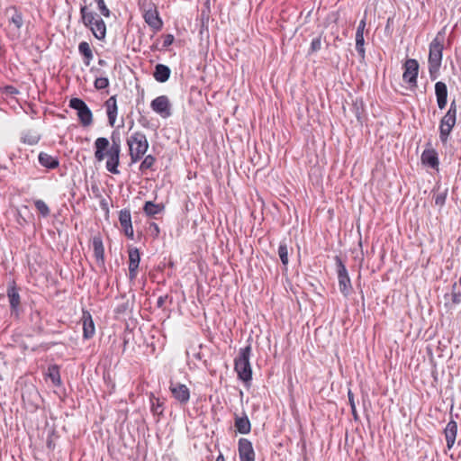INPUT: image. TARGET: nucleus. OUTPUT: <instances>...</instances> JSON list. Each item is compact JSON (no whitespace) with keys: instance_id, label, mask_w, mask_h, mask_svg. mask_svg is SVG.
Here are the masks:
<instances>
[{"instance_id":"f257e3e1","label":"nucleus","mask_w":461,"mask_h":461,"mask_svg":"<svg viewBox=\"0 0 461 461\" xmlns=\"http://www.w3.org/2000/svg\"><path fill=\"white\" fill-rule=\"evenodd\" d=\"M95 158L97 161L101 162L107 157L106 168L113 174H118L117 169L120 161L121 145L119 142L113 140V144L110 146L108 139L104 137L97 138L95 141Z\"/></svg>"},{"instance_id":"f03ea898","label":"nucleus","mask_w":461,"mask_h":461,"mask_svg":"<svg viewBox=\"0 0 461 461\" xmlns=\"http://www.w3.org/2000/svg\"><path fill=\"white\" fill-rule=\"evenodd\" d=\"M80 14L84 25L90 29L93 35L97 40H104L106 36V25L103 19L86 6L80 8Z\"/></svg>"},{"instance_id":"7ed1b4c3","label":"nucleus","mask_w":461,"mask_h":461,"mask_svg":"<svg viewBox=\"0 0 461 461\" xmlns=\"http://www.w3.org/2000/svg\"><path fill=\"white\" fill-rule=\"evenodd\" d=\"M127 145L131 163L139 161L149 149V142L144 133L136 131L127 139Z\"/></svg>"},{"instance_id":"20e7f679","label":"nucleus","mask_w":461,"mask_h":461,"mask_svg":"<svg viewBox=\"0 0 461 461\" xmlns=\"http://www.w3.org/2000/svg\"><path fill=\"white\" fill-rule=\"evenodd\" d=\"M251 354V347L247 346L239 351V355L235 359V371L238 376L244 383L250 382L252 378V369L249 362Z\"/></svg>"},{"instance_id":"39448f33","label":"nucleus","mask_w":461,"mask_h":461,"mask_svg":"<svg viewBox=\"0 0 461 461\" xmlns=\"http://www.w3.org/2000/svg\"><path fill=\"white\" fill-rule=\"evenodd\" d=\"M442 50H443V42L439 39V36H437L429 45V73L432 75L436 73L442 60Z\"/></svg>"},{"instance_id":"423d86ee","label":"nucleus","mask_w":461,"mask_h":461,"mask_svg":"<svg viewBox=\"0 0 461 461\" xmlns=\"http://www.w3.org/2000/svg\"><path fill=\"white\" fill-rule=\"evenodd\" d=\"M456 107L455 102H452L447 113L441 119L439 131H440V140L443 142H446L449 133L451 132L453 127L456 124Z\"/></svg>"},{"instance_id":"0eeeda50","label":"nucleus","mask_w":461,"mask_h":461,"mask_svg":"<svg viewBox=\"0 0 461 461\" xmlns=\"http://www.w3.org/2000/svg\"><path fill=\"white\" fill-rule=\"evenodd\" d=\"M69 106L77 113L78 119L84 126H89L93 122V114L86 103L79 98H72Z\"/></svg>"},{"instance_id":"6e6552de","label":"nucleus","mask_w":461,"mask_h":461,"mask_svg":"<svg viewBox=\"0 0 461 461\" xmlns=\"http://www.w3.org/2000/svg\"><path fill=\"white\" fill-rule=\"evenodd\" d=\"M143 18L149 26L155 32L162 28L163 23L158 15L156 6L149 3L148 8L144 9Z\"/></svg>"},{"instance_id":"1a4fd4ad","label":"nucleus","mask_w":461,"mask_h":461,"mask_svg":"<svg viewBox=\"0 0 461 461\" xmlns=\"http://www.w3.org/2000/svg\"><path fill=\"white\" fill-rule=\"evenodd\" d=\"M404 72L402 78L404 82L411 85V86H417V77L419 72V64L416 59H409L404 63Z\"/></svg>"},{"instance_id":"9d476101","label":"nucleus","mask_w":461,"mask_h":461,"mask_svg":"<svg viewBox=\"0 0 461 461\" xmlns=\"http://www.w3.org/2000/svg\"><path fill=\"white\" fill-rule=\"evenodd\" d=\"M338 279L339 291L344 294V296H348L351 293L352 286L348 271L341 261H339L338 264Z\"/></svg>"},{"instance_id":"9b49d317","label":"nucleus","mask_w":461,"mask_h":461,"mask_svg":"<svg viewBox=\"0 0 461 461\" xmlns=\"http://www.w3.org/2000/svg\"><path fill=\"white\" fill-rule=\"evenodd\" d=\"M151 109L160 114L163 118L170 116V103L166 95H160L155 98L150 104Z\"/></svg>"},{"instance_id":"f8f14e48","label":"nucleus","mask_w":461,"mask_h":461,"mask_svg":"<svg viewBox=\"0 0 461 461\" xmlns=\"http://www.w3.org/2000/svg\"><path fill=\"white\" fill-rule=\"evenodd\" d=\"M170 392L180 403H186L190 398V391L185 384L175 383L170 384Z\"/></svg>"},{"instance_id":"ddd939ff","label":"nucleus","mask_w":461,"mask_h":461,"mask_svg":"<svg viewBox=\"0 0 461 461\" xmlns=\"http://www.w3.org/2000/svg\"><path fill=\"white\" fill-rule=\"evenodd\" d=\"M239 456L240 461H255V452L249 439L240 438L239 440Z\"/></svg>"},{"instance_id":"4468645a","label":"nucleus","mask_w":461,"mask_h":461,"mask_svg":"<svg viewBox=\"0 0 461 461\" xmlns=\"http://www.w3.org/2000/svg\"><path fill=\"white\" fill-rule=\"evenodd\" d=\"M81 321L83 325L84 338H92L95 334V329L91 314L88 312H84Z\"/></svg>"},{"instance_id":"2eb2a0df","label":"nucleus","mask_w":461,"mask_h":461,"mask_svg":"<svg viewBox=\"0 0 461 461\" xmlns=\"http://www.w3.org/2000/svg\"><path fill=\"white\" fill-rule=\"evenodd\" d=\"M435 93L439 109H444L447 104V88L445 83L437 82L435 85Z\"/></svg>"},{"instance_id":"dca6fc26","label":"nucleus","mask_w":461,"mask_h":461,"mask_svg":"<svg viewBox=\"0 0 461 461\" xmlns=\"http://www.w3.org/2000/svg\"><path fill=\"white\" fill-rule=\"evenodd\" d=\"M140 264V253L137 249L129 250V274L131 278H134L137 275V269Z\"/></svg>"},{"instance_id":"f3484780","label":"nucleus","mask_w":461,"mask_h":461,"mask_svg":"<svg viewBox=\"0 0 461 461\" xmlns=\"http://www.w3.org/2000/svg\"><path fill=\"white\" fill-rule=\"evenodd\" d=\"M457 433V425L455 421H449L445 428V436L447 440V448H451L456 441Z\"/></svg>"},{"instance_id":"a211bd4d","label":"nucleus","mask_w":461,"mask_h":461,"mask_svg":"<svg viewBox=\"0 0 461 461\" xmlns=\"http://www.w3.org/2000/svg\"><path fill=\"white\" fill-rule=\"evenodd\" d=\"M105 106L107 110V116L109 124L113 126L117 116V104L114 96H111L106 102Z\"/></svg>"},{"instance_id":"6ab92c4d","label":"nucleus","mask_w":461,"mask_h":461,"mask_svg":"<svg viewBox=\"0 0 461 461\" xmlns=\"http://www.w3.org/2000/svg\"><path fill=\"white\" fill-rule=\"evenodd\" d=\"M421 161L423 164L435 168L438 165V159L437 156V152L434 149H427L424 150L421 154Z\"/></svg>"},{"instance_id":"aec40b11","label":"nucleus","mask_w":461,"mask_h":461,"mask_svg":"<svg viewBox=\"0 0 461 461\" xmlns=\"http://www.w3.org/2000/svg\"><path fill=\"white\" fill-rule=\"evenodd\" d=\"M23 24V16L20 13L15 12L11 17L9 28L13 34L16 37L20 35V29Z\"/></svg>"},{"instance_id":"412c9836","label":"nucleus","mask_w":461,"mask_h":461,"mask_svg":"<svg viewBox=\"0 0 461 461\" xmlns=\"http://www.w3.org/2000/svg\"><path fill=\"white\" fill-rule=\"evenodd\" d=\"M153 76L158 82L164 83L170 77V69L166 65L158 64L155 68Z\"/></svg>"},{"instance_id":"4be33fe9","label":"nucleus","mask_w":461,"mask_h":461,"mask_svg":"<svg viewBox=\"0 0 461 461\" xmlns=\"http://www.w3.org/2000/svg\"><path fill=\"white\" fill-rule=\"evenodd\" d=\"M39 162L48 168H56L59 166V160L56 158L44 152L39 154Z\"/></svg>"},{"instance_id":"5701e85b","label":"nucleus","mask_w":461,"mask_h":461,"mask_svg":"<svg viewBox=\"0 0 461 461\" xmlns=\"http://www.w3.org/2000/svg\"><path fill=\"white\" fill-rule=\"evenodd\" d=\"M235 427L241 434H248L250 431V421L247 417L237 418Z\"/></svg>"},{"instance_id":"b1692460","label":"nucleus","mask_w":461,"mask_h":461,"mask_svg":"<svg viewBox=\"0 0 461 461\" xmlns=\"http://www.w3.org/2000/svg\"><path fill=\"white\" fill-rule=\"evenodd\" d=\"M78 50L86 58V65L88 66L94 58L90 45L86 41H82L78 45Z\"/></svg>"},{"instance_id":"393cba45","label":"nucleus","mask_w":461,"mask_h":461,"mask_svg":"<svg viewBox=\"0 0 461 461\" xmlns=\"http://www.w3.org/2000/svg\"><path fill=\"white\" fill-rule=\"evenodd\" d=\"M48 376L54 385L59 386L61 384L59 369L58 366L53 365L48 368Z\"/></svg>"},{"instance_id":"a878e982","label":"nucleus","mask_w":461,"mask_h":461,"mask_svg":"<svg viewBox=\"0 0 461 461\" xmlns=\"http://www.w3.org/2000/svg\"><path fill=\"white\" fill-rule=\"evenodd\" d=\"M94 255L98 261L104 260V249L103 242L100 239L95 238L93 240Z\"/></svg>"},{"instance_id":"bb28decb","label":"nucleus","mask_w":461,"mask_h":461,"mask_svg":"<svg viewBox=\"0 0 461 461\" xmlns=\"http://www.w3.org/2000/svg\"><path fill=\"white\" fill-rule=\"evenodd\" d=\"M163 209V206L160 204H156L152 202H146L143 207L144 212L149 216H154L159 213Z\"/></svg>"},{"instance_id":"cd10ccee","label":"nucleus","mask_w":461,"mask_h":461,"mask_svg":"<svg viewBox=\"0 0 461 461\" xmlns=\"http://www.w3.org/2000/svg\"><path fill=\"white\" fill-rule=\"evenodd\" d=\"M10 305L13 309L17 308L20 303V296L17 290L14 287H11L7 291Z\"/></svg>"},{"instance_id":"c85d7f7f","label":"nucleus","mask_w":461,"mask_h":461,"mask_svg":"<svg viewBox=\"0 0 461 461\" xmlns=\"http://www.w3.org/2000/svg\"><path fill=\"white\" fill-rule=\"evenodd\" d=\"M278 255L283 263L286 266L288 264V249L285 242H281L278 248Z\"/></svg>"},{"instance_id":"c756f323","label":"nucleus","mask_w":461,"mask_h":461,"mask_svg":"<svg viewBox=\"0 0 461 461\" xmlns=\"http://www.w3.org/2000/svg\"><path fill=\"white\" fill-rule=\"evenodd\" d=\"M364 44H365L364 35H356V50L362 59L365 58Z\"/></svg>"},{"instance_id":"7c9ffc66","label":"nucleus","mask_w":461,"mask_h":461,"mask_svg":"<svg viewBox=\"0 0 461 461\" xmlns=\"http://www.w3.org/2000/svg\"><path fill=\"white\" fill-rule=\"evenodd\" d=\"M119 220L122 228L131 225V213L128 211H122Z\"/></svg>"},{"instance_id":"2f4dec72","label":"nucleus","mask_w":461,"mask_h":461,"mask_svg":"<svg viewBox=\"0 0 461 461\" xmlns=\"http://www.w3.org/2000/svg\"><path fill=\"white\" fill-rule=\"evenodd\" d=\"M34 204L41 214H42L43 216L49 215L50 209L45 202H43L42 200H36L34 202Z\"/></svg>"},{"instance_id":"473e14b6","label":"nucleus","mask_w":461,"mask_h":461,"mask_svg":"<svg viewBox=\"0 0 461 461\" xmlns=\"http://www.w3.org/2000/svg\"><path fill=\"white\" fill-rule=\"evenodd\" d=\"M151 401V410L157 415H161L163 413L162 403L159 402V399L152 397Z\"/></svg>"},{"instance_id":"72a5a7b5","label":"nucleus","mask_w":461,"mask_h":461,"mask_svg":"<svg viewBox=\"0 0 461 461\" xmlns=\"http://www.w3.org/2000/svg\"><path fill=\"white\" fill-rule=\"evenodd\" d=\"M155 161L156 159L152 155L146 156L140 166V169L145 170L150 168L154 165Z\"/></svg>"},{"instance_id":"f704fd0d","label":"nucleus","mask_w":461,"mask_h":461,"mask_svg":"<svg viewBox=\"0 0 461 461\" xmlns=\"http://www.w3.org/2000/svg\"><path fill=\"white\" fill-rule=\"evenodd\" d=\"M109 80L106 77H98L95 81V86L96 89H104L108 86Z\"/></svg>"},{"instance_id":"c9c22d12","label":"nucleus","mask_w":461,"mask_h":461,"mask_svg":"<svg viewBox=\"0 0 461 461\" xmlns=\"http://www.w3.org/2000/svg\"><path fill=\"white\" fill-rule=\"evenodd\" d=\"M97 5H98V8H99V11L100 13L104 16V17H109L110 16V10L107 8V6L105 5L104 4V0H95Z\"/></svg>"},{"instance_id":"e433bc0d","label":"nucleus","mask_w":461,"mask_h":461,"mask_svg":"<svg viewBox=\"0 0 461 461\" xmlns=\"http://www.w3.org/2000/svg\"><path fill=\"white\" fill-rule=\"evenodd\" d=\"M321 37L314 38V39L312 41L311 47H310V51H311V52H316V51H318L319 50H321Z\"/></svg>"},{"instance_id":"4c0bfd02","label":"nucleus","mask_w":461,"mask_h":461,"mask_svg":"<svg viewBox=\"0 0 461 461\" xmlns=\"http://www.w3.org/2000/svg\"><path fill=\"white\" fill-rule=\"evenodd\" d=\"M348 402H349V404L351 407L352 414L354 415V418L357 419V411H356V404H355V401H354V395L350 390L348 392Z\"/></svg>"},{"instance_id":"58836bf2","label":"nucleus","mask_w":461,"mask_h":461,"mask_svg":"<svg viewBox=\"0 0 461 461\" xmlns=\"http://www.w3.org/2000/svg\"><path fill=\"white\" fill-rule=\"evenodd\" d=\"M366 18H363L358 23L356 35H364V31L366 29Z\"/></svg>"},{"instance_id":"ea45409f","label":"nucleus","mask_w":461,"mask_h":461,"mask_svg":"<svg viewBox=\"0 0 461 461\" xmlns=\"http://www.w3.org/2000/svg\"><path fill=\"white\" fill-rule=\"evenodd\" d=\"M174 41V36L172 34H167L163 40V47L167 48L170 46Z\"/></svg>"},{"instance_id":"a19ab883","label":"nucleus","mask_w":461,"mask_h":461,"mask_svg":"<svg viewBox=\"0 0 461 461\" xmlns=\"http://www.w3.org/2000/svg\"><path fill=\"white\" fill-rule=\"evenodd\" d=\"M23 141L27 142L30 145H34V144H36L39 141V137L36 136V135L31 136L28 139L26 137H24L23 138Z\"/></svg>"},{"instance_id":"79ce46f5","label":"nucleus","mask_w":461,"mask_h":461,"mask_svg":"<svg viewBox=\"0 0 461 461\" xmlns=\"http://www.w3.org/2000/svg\"><path fill=\"white\" fill-rule=\"evenodd\" d=\"M445 199H446V197L443 194L437 195L435 198L436 205L442 206L445 203Z\"/></svg>"},{"instance_id":"37998d69","label":"nucleus","mask_w":461,"mask_h":461,"mask_svg":"<svg viewBox=\"0 0 461 461\" xmlns=\"http://www.w3.org/2000/svg\"><path fill=\"white\" fill-rule=\"evenodd\" d=\"M123 230H124L125 234L128 237H130V238L133 237V230H132V226L131 225L124 227Z\"/></svg>"},{"instance_id":"c03bdc74","label":"nucleus","mask_w":461,"mask_h":461,"mask_svg":"<svg viewBox=\"0 0 461 461\" xmlns=\"http://www.w3.org/2000/svg\"><path fill=\"white\" fill-rule=\"evenodd\" d=\"M216 461H225V460H224V456H223V455H222V454H220V455L218 456V457L216 458Z\"/></svg>"},{"instance_id":"a18cd8bd","label":"nucleus","mask_w":461,"mask_h":461,"mask_svg":"<svg viewBox=\"0 0 461 461\" xmlns=\"http://www.w3.org/2000/svg\"><path fill=\"white\" fill-rule=\"evenodd\" d=\"M154 227H155L156 230H157V231H158V225H157V224H154Z\"/></svg>"}]
</instances>
